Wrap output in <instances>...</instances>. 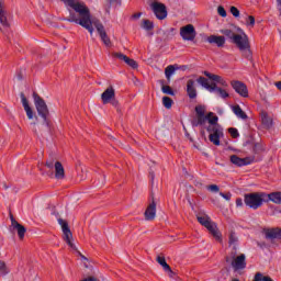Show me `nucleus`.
I'll use <instances>...</instances> for the list:
<instances>
[{
    "label": "nucleus",
    "mask_w": 281,
    "mask_h": 281,
    "mask_svg": "<svg viewBox=\"0 0 281 281\" xmlns=\"http://www.w3.org/2000/svg\"><path fill=\"white\" fill-rule=\"evenodd\" d=\"M262 234L265 235L266 240H281V228H263Z\"/></svg>",
    "instance_id": "nucleus-20"
},
{
    "label": "nucleus",
    "mask_w": 281,
    "mask_h": 281,
    "mask_svg": "<svg viewBox=\"0 0 281 281\" xmlns=\"http://www.w3.org/2000/svg\"><path fill=\"white\" fill-rule=\"evenodd\" d=\"M161 91L166 93V95H175V90H172L170 86H162Z\"/></svg>",
    "instance_id": "nucleus-40"
},
{
    "label": "nucleus",
    "mask_w": 281,
    "mask_h": 281,
    "mask_svg": "<svg viewBox=\"0 0 281 281\" xmlns=\"http://www.w3.org/2000/svg\"><path fill=\"white\" fill-rule=\"evenodd\" d=\"M61 21H68V23H77V25L85 27L89 34H93V27H95L104 46L111 47V38L109 37V34H106L104 24H102V22L98 19H91V10H89V7L87 8L86 13H81L80 16H78L74 11H69V16L61 19Z\"/></svg>",
    "instance_id": "nucleus-1"
},
{
    "label": "nucleus",
    "mask_w": 281,
    "mask_h": 281,
    "mask_svg": "<svg viewBox=\"0 0 281 281\" xmlns=\"http://www.w3.org/2000/svg\"><path fill=\"white\" fill-rule=\"evenodd\" d=\"M231 86L233 87L234 91L241 98H249V89H247V85H245V82L233 80L231 81Z\"/></svg>",
    "instance_id": "nucleus-17"
},
{
    "label": "nucleus",
    "mask_w": 281,
    "mask_h": 281,
    "mask_svg": "<svg viewBox=\"0 0 281 281\" xmlns=\"http://www.w3.org/2000/svg\"><path fill=\"white\" fill-rule=\"evenodd\" d=\"M277 3L279 5V16H281V0H277Z\"/></svg>",
    "instance_id": "nucleus-51"
},
{
    "label": "nucleus",
    "mask_w": 281,
    "mask_h": 281,
    "mask_svg": "<svg viewBox=\"0 0 281 281\" xmlns=\"http://www.w3.org/2000/svg\"><path fill=\"white\" fill-rule=\"evenodd\" d=\"M9 217L11 221V227H13V229H16L20 240H23V238H25V233L27 232V228H25V226H23L14 218L12 212L9 213Z\"/></svg>",
    "instance_id": "nucleus-19"
},
{
    "label": "nucleus",
    "mask_w": 281,
    "mask_h": 281,
    "mask_svg": "<svg viewBox=\"0 0 281 281\" xmlns=\"http://www.w3.org/2000/svg\"><path fill=\"white\" fill-rule=\"evenodd\" d=\"M195 113H196V116L205 115V106L203 105L195 106Z\"/></svg>",
    "instance_id": "nucleus-43"
},
{
    "label": "nucleus",
    "mask_w": 281,
    "mask_h": 281,
    "mask_svg": "<svg viewBox=\"0 0 281 281\" xmlns=\"http://www.w3.org/2000/svg\"><path fill=\"white\" fill-rule=\"evenodd\" d=\"M140 27H143V30H147V32H150V30H155V23H153L150 20H143Z\"/></svg>",
    "instance_id": "nucleus-32"
},
{
    "label": "nucleus",
    "mask_w": 281,
    "mask_h": 281,
    "mask_svg": "<svg viewBox=\"0 0 281 281\" xmlns=\"http://www.w3.org/2000/svg\"><path fill=\"white\" fill-rule=\"evenodd\" d=\"M206 41L211 45H216L217 47H225V36L223 35H210Z\"/></svg>",
    "instance_id": "nucleus-22"
},
{
    "label": "nucleus",
    "mask_w": 281,
    "mask_h": 281,
    "mask_svg": "<svg viewBox=\"0 0 281 281\" xmlns=\"http://www.w3.org/2000/svg\"><path fill=\"white\" fill-rule=\"evenodd\" d=\"M231 14H233L235 19H238V16H240V11L236 7H231Z\"/></svg>",
    "instance_id": "nucleus-45"
},
{
    "label": "nucleus",
    "mask_w": 281,
    "mask_h": 281,
    "mask_svg": "<svg viewBox=\"0 0 281 281\" xmlns=\"http://www.w3.org/2000/svg\"><path fill=\"white\" fill-rule=\"evenodd\" d=\"M274 85H276L277 89H279V91H281V81H277Z\"/></svg>",
    "instance_id": "nucleus-53"
},
{
    "label": "nucleus",
    "mask_w": 281,
    "mask_h": 281,
    "mask_svg": "<svg viewBox=\"0 0 281 281\" xmlns=\"http://www.w3.org/2000/svg\"><path fill=\"white\" fill-rule=\"evenodd\" d=\"M8 273H10L8 266L3 261H0V277L5 278V276H8Z\"/></svg>",
    "instance_id": "nucleus-36"
},
{
    "label": "nucleus",
    "mask_w": 281,
    "mask_h": 281,
    "mask_svg": "<svg viewBox=\"0 0 281 281\" xmlns=\"http://www.w3.org/2000/svg\"><path fill=\"white\" fill-rule=\"evenodd\" d=\"M65 5H68V8H71L75 12H77V16H80L81 14L87 13V4L80 0H61Z\"/></svg>",
    "instance_id": "nucleus-12"
},
{
    "label": "nucleus",
    "mask_w": 281,
    "mask_h": 281,
    "mask_svg": "<svg viewBox=\"0 0 281 281\" xmlns=\"http://www.w3.org/2000/svg\"><path fill=\"white\" fill-rule=\"evenodd\" d=\"M198 223L205 227L207 232L215 238V240H221L222 234L221 231H218V226L216 223L212 222V218L207 215H198Z\"/></svg>",
    "instance_id": "nucleus-6"
},
{
    "label": "nucleus",
    "mask_w": 281,
    "mask_h": 281,
    "mask_svg": "<svg viewBox=\"0 0 281 281\" xmlns=\"http://www.w3.org/2000/svg\"><path fill=\"white\" fill-rule=\"evenodd\" d=\"M12 27V15L5 10V1L0 0V32L8 36Z\"/></svg>",
    "instance_id": "nucleus-5"
},
{
    "label": "nucleus",
    "mask_w": 281,
    "mask_h": 281,
    "mask_svg": "<svg viewBox=\"0 0 281 281\" xmlns=\"http://www.w3.org/2000/svg\"><path fill=\"white\" fill-rule=\"evenodd\" d=\"M246 25L254 27V25H256V18H254V15H248L246 19Z\"/></svg>",
    "instance_id": "nucleus-41"
},
{
    "label": "nucleus",
    "mask_w": 281,
    "mask_h": 281,
    "mask_svg": "<svg viewBox=\"0 0 281 281\" xmlns=\"http://www.w3.org/2000/svg\"><path fill=\"white\" fill-rule=\"evenodd\" d=\"M196 82L199 85H201V87L206 89V91H210V93H214V91H215L217 93V95H220V98H223V99L229 98V93H227V91L225 89L218 88L216 82L210 83V80H207V78H205V77H199L196 79Z\"/></svg>",
    "instance_id": "nucleus-7"
},
{
    "label": "nucleus",
    "mask_w": 281,
    "mask_h": 281,
    "mask_svg": "<svg viewBox=\"0 0 281 281\" xmlns=\"http://www.w3.org/2000/svg\"><path fill=\"white\" fill-rule=\"evenodd\" d=\"M221 34H224V36H227V38H231L232 43L234 41V37L238 36V34H235V32L229 29L222 30Z\"/></svg>",
    "instance_id": "nucleus-35"
},
{
    "label": "nucleus",
    "mask_w": 281,
    "mask_h": 281,
    "mask_svg": "<svg viewBox=\"0 0 281 281\" xmlns=\"http://www.w3.org/2000/svg\"><path fill=\"white\" fill-rule=\"evenodd\" d=\"M180 36L182 41L194 42V38H196V29L192 24H187L180 27Z\"/></svg>",
    "instance_id": "nucleus-13"
},
{
    "label": "nucleus",
    "mask_w": 281,
    "mask_h": 281,
    "mask_svg": "<svg viewBox=\"0 0 281 281\" xmlns=\"http://www.w3.org/2000/svg\"><path fill=\"white\" fill-rule=\"evenodd\" d=\"M149 8L158 21L168 19V9L166 8V4L155 1L149 4Z\"/></svg>",
    "instance_id": "nucleus-10"
},
{
    "label": "nucleus",
    "mask_w": 281,
    "mask_h": 281,
    "mask_svg": "<svg viewBox=\"0 0 281 281\" xmlns=\"http://www.w3.org/2000/svg\"><path fill=\"white\" fill-rule=\"evenodd\" d=\"M45 166L49 170H55L54 177L57 181H63V179H65V167L63 166V162L54 158H49L46 160Z\"/></svg>",
    "instance_id": "nucleus-8"
},
{
    "label": "nucleus",
    "mask_w": 281,
    "mask_h": 281,
    "mask_svg": "<svg viewBox=\"0 0 281 281\" xmlns=\"http://www.w3.org/2000/svg\"><path fill=\"white\" fill-rule=\"evenodd\" d=\"M151 179H155V176H151Z\"/></svg>",
    "instance_id": "nucleus-58"
},
{
    "label": "nucleus",
    "mask_w": 281,
    "mask_h": 281,
    "mask_svg": "<svg viewBox=\"0 0 281 281\" xmlns=\"http://www.w3.org/2000/svg\"><path fill=\"white\" fill-rule=\"evenodd\" d=\"M101 100L103 104H112V106H119L120 102L115 99V88L110 86L101 94Z\"/></svg>",
    "instance_id": "nucleus-11"
},
{
    "label": "nucleus",
    "mask_w": 281,
    "mask_h": 281,
    "mask_svg": "<svg viewBox=\"0 0 281 281\" xmlns=\"http://www.w3.org/2000/svg\"><path fill=\"white\" fill-rule=\"evenodd\" d=\"M142 16V12H138V13H134L132 15V19H139Z\"/></svg>",
    "instance_id": "nucleus-50"
},
{
    "label": "nucleus",
    "mask_w": 281,
    "mask_h": 281,
    "mask_svg": "<svg viewBox=\"0 0 281 281\" xmlns=\"http://www.w3.org/2000/svg\"><path fill=\"white\" fill-rule=\"evenodd\" d=\"M238 32H243V30L238 29Z\"/></svg>",
    "instance_id": "nucleus-57"
},
{
    "label": "nucleus",
    "mask_w": 281,
    "mask_h": 281,
    "mask_svg": "<svg viewBox=\"0 0 281 281\" xmlns=\"http://www.w3.org/2000/svg\"><path fill=\"white\" fill-rule=\"evenodd\" d=\"M207 122V115L196 116V121L192 122V126H203Z\"/></svg>",
    "instance_id": "nucleus-33"
},
{
    "label": "nucleus",
    "mask_w": 281,
    "mask_h": 281,
    "mask_svg": "<svg viewBox=\"0 0 281 281\" xmlns=\"http://www.w3.org/2000/svg\"><path fill=\"white\" fill-rule=\"evenodd\" d=\"M177 69H180L179 65H169L165 68V76L168 80V82H170V78H172L175 71H177Z\"/></svg>",
    "instance_id": "nucleus-29"
},
{
    "label": "nucleus",
    "mask_w": 281,
    "mask_h": 281,
    "mask_svg": "<svg viewBox=\"0 0 281 281\" xmlns=\"http://www.w3.org/2000/svg\"><path fill=\"white\" fill-rule=\"evenodd\" d=\"M77 254L80 256L81 260H89V259H87V257H85V255H81L80 251H77Z\"/></svg>",
    "instance_id": "nucleus-52"
},
{
    "label": "nucleus",
    "mask_w": 281,
    "mask_h": 281,
    "mask_svg": "<svg viewBox=\"0 0 281 281\" xmlns=\"http://www.w3.org/2000/svg\"><path fill=\"white\" fill-rule=\"evenodd\" d=\"M203 74H204V76H206V78L209 80H213V82H217L222 87H227V81H225V79H223V77H221L218 75L211 74L207 70H205Z\"/></svg>",
    "instance_id": "nucleus-24"
},
{
    "label": "nucleus",
    "mask_w": 281,
    "mask_h": 281,
    "mask_svg": "<svg viewBox=\"0 0 281 281\" xmlns=\"http://www.w3.org/2000/svg\"><path fill=\"white\" fill-rule=\"evenodd\" d=\"M156 261L160 267H162L164 271H167L168 273H172V268H170V265L166 262V256L164 254H160L156 257Z\"/></svg>",
    "instance_id": "nucleus-27"
},
{
    "label": "nucleus",
    "mask_w": 281,
    "mask_h": 281,
    "mask_svg": "<svg viewBox=\"0 0 281 281\" xmlns=\"http://www.w3.org/2000/svg\"><path fill=\"white\" fill-rule=\"evenodd\" d=\"M33 100H34V105L38 116L42 117L46 126H49L50 114H49V108L47 106V103L36 92H33Z\"/></svg>",
    "instance_id": "nucleus-4"
},
{
    "label": "nucleus",
    "mask_w": 281,
    "mask_h": 281,
    "mask_svg": "<svg viewBox=\"0 0 281 281\" xmlns=\"http://www.w3.org/2000/svg\"><path fill=\"white\" fill-rule=\"evenodd\" d=\"M232 281H240V280H238V279H233Z\"/></svg>",
    "instance_id": "nucleus-56"
},
{
    "label": "nucleus",
    "mask_w": 281,
    "mask_h": 281,
    "mask_svg": "<svg viewBox=\"0 0 281 281\" xmlns=\"http://www.w3.org/2000/svg\"><path fill=\"white\" fill-rule=\"evenodd\" d=\"M229 160H231V164H233L234 166H237L238 168H243V166H249L254 164V161H256V157L250 156V157L240 158L236 155H232L229 157Z\"/></svg>",
    "instance_id": "nucleus-16"
},
{
    "label": "nucleus",
    "mask_w": 281,
    "mask_h": 281,
    "mask_svg": "<svg viewBox=\"0 0 281 281\" xmlns=\"http://www.w3.org/2000/svg\"><path fill=\"white\" fill-rule=\"evenodd\" d=\"M228 244L233 247H236V245H238V236L234 231H232L229 234Z\"/></svg>",
    "instance_id": "nucleus-34"
},
{
    "label": "nucleus",
    "mask_w": 281,
    "mask_h": 281,
    "mask_svg": "<svg viewBox=\"0 0 281 281\" xmlns=\"http://www.w3.org/2000/svg\"><path fill=\"white\" fill-rule=\"evenodd\" d=\"M267 202V193L265 192H254V193H246L244 195V203L250 210H258L262 207V203Z\"/></svg>",
    "instance_id": "nucleus-3"
},
{
    "label": "nucleus",
    "mask_w": 281,
    "mask_h": 281,
    "mask_svg": "<svg viewBox=\"0 0 281 281\" xmlns=\"http://www.w3.org/2000/svg\"><path fill=\"white\" fill-rule=\"evenodd\" d=\"M125 65H128V67H131L132 69H137V67H139V65L137 64V61H135V59H132L130 57L125 58L124 61Z\"/></svg>",
    "instance_id": "nucleus-38"
},
{
    "label": "nucleus",
    "mask_w": 281,
    "mask_h": 281,
    "mask_svg": "<svg viewBox=\"0 0 281 281\" xmlns=\"http://www.w3.org/2000/svg\"><path fill=\"white\" fill-rule=\"evenodd\" d=\"M245 254H241L237 256L233 261H232V267L235 269V271H240L247 267V261Z\"/></svg>",
    "instance_id": "nucleus-21"
},
{
    "label": "nucleus",
    "mask_w": 281,
    "mask_h": 281,
    "mask_svg": "<svg viewBox=\"0 0 281 281\" xmlns=\"http://www.w3.org/2000/svg\"><path fill=\"white\" fill-rule=\"evenodd\" d=\"M228 133L233 139H238L240 137V134L238 133V130L236 127H229Z\"/></svg>",
    "instance_id": "nucleus-39"
},
{
    "label": "nucleus",
    "mask_w": 281,
    "mask_h": 281,
    "mask_svg": "<svg viewBox=\"0 0 281 281\" xmlns=\"http://www.w3.org/2000/svg\"><path fill=\"white\" fill-rule=\"evenodd\" d=\"M220 195H222L223 199H225L226 201H231L232 200V193H223L221 192Z\"/></svg>",
    "instance_id": "nucleus-47"
},
{
    "label": "nucleus",
    "mask_w": 281,
    "mask_h": 281,
    "mask_svg": "<svg viewBox=\"0 0 281 281\" xmlns=\"http://www.w3.org/2000/svg\"><path fill=\"white\" fill-rule=\"evenodd\" d=\"M162 104L165 109H172V104H175V101L170 97H164L162 98Z\"/></svg>",
    "instance_id": "nucleus-37"
},
{
    "label": "nucleus",
    "mask_w": 281,
    "mask_h": 281,
    "mask_svg": "<svg viewBox=\"0 0 281 281\" xmlns=\"http://www.w3.org/2000/svg\"><path fill=\"white\" fill-rule=\"evenodd\" d=\"M269 201L281 205V192H272L270 194H266V203H269Z\"/></svg>",
    "instance_id": "nucleus-28"
},
{
    "label": "nucleus",
    "mask_w": 281,
    "mask_h": 281,
    "mask_svg": "<svg viewBox=\"0 0 281 281\" xmlns=\"http://www.w3.org/2000/svg\"><path fill=\"white\" fill-rule=\"evenodd\" d=\"M157 216V202H155V194L151 193V203H149L144 212L145 221H155Z\"/></svg>",
    "instance_id": "nucleus-15"
},
{
    "label": "nucleus",
    "mask_w": 281,
    "mask_h": 281,
    "mask_svg": "<svg viewBox=\"0 0 281 281\" xmlns=\"http://www.w3.org/2000/svg\"><path fill=\"white\" fill-rule=\"evenodd\" d=\"M190 142H194V139H192V137H189Z\"/></svg>",
    "instance_id": "nucleus-55"
},
{
    "label": "nucleus",
    "mask_w": 281,
    "mask_h": 281,
    "mask_svg": "<svg viewBox=\"0 0 281 281\" xmlns=\"http://www.w3.org/2000/svg\"><path fill=\"white\" fill-rule=\"evenodd\" d=\"M236 205H237V207H243V199L238 198L236 200Z\"/></svg>",
    "instance_id": "nucleus-48"
},
{
    "label": "nucleus",
    "mask_w": 281,
    "mask_h": 281,
    "mask_svg": "<svg viewBox=\"0 0 281 281\" xmlns=\"http://www.w3.org/2000/svg\"><path fill=\"white\" fill-rule=\"evenodd\" d=\"M128 56L122 54V53H113L112 58H117L121 61H125Z\"/></svg>",
    "instance_id": "nucleus-42"
},
{
    "label": "nucleus",
    "mask_w": 281,
    "mask_h": 281,
    "mask_svg": "<svg viewBox=\"0 0 281 281\" xmlns=\"http://www.w3.org/2000/svg\"><path fill=\"white\" fill-rule=\"evenodd\" d=\"M58 223L61 227L65 243L68 247H76V244H74V234L71 233V228H69V222H67V220L58 218Z\"/></svg>",
    "instance_id": "nucleus-9"
},
{
    "label": "nucleus",
    "mask_w": 281,
    "mask_h": 281,
    "mask_svg": "<svg viewBox=\"0 0 281 281\" xmlns=\"http://www.w3.org/2000/svg\"><path fill=\"white\" fill-rule=\"evenodd\" d=\"M110 1V3H113V2H115V1H117V0H109Z\"/></svg>",
    "instance_id": "nucleus-54"
},
{
    "label": "nucleus",
    "mask_w": 281,
    "mask_h": 281,
    "mask_svg": "<svg viewBox=\"0 0 281 281\" xmlns=\"http://www.w3.org/2000/svg\"><path fill=\"white\" fill-rule=\"evenodd\" d=\"M187 95H189L190 100H194L198 95L194 79H189L187 81Z\"/></svg>",
    "instance_id": "nucleus-23"
},
{
    "label": "nucleus",
    "mask_w": 281,
    "mask_h": 281,
    "mask_svg": "<svg viewBox=\"0 0 281 281\" xmlns=\"http://www.w3.org/2000/svg\"><path fill=\"white\" fill-rule=\"evenodd\" d=\"M217 14H220V16H223V19H225V16H227V11H225V8L223 5H220L217 8Z\"/></svg>",
    "instance_id": "nucleus-44"
},
{
    "label": "nucleus",
    "mask_w": 281,
    "mask_h": 281,
    "mask_svg": "<svg viewBox=\"0 0 281 281\" xmlns=\"http://www.w3.org/2000/svg\"><path fill=\"white\" fill-rule=\"evenodd\" d=\"M233 43L239 52H241V56L246 58V60H254V53L251 52V44L249 43L247 34L243 33V35H235Z\"/></svg>",
    "instance_id": "nucleus-2"
},
{
    "label": "nucleus",
    "mask_w": 281,
    "mask_h": 281,
    "mask_svg": "<svg viewBox=\"0 0 281 281\" xmlns=\"http://www.w3.org/2000/svg\"><path fill=\"white\" fill-rule=\"evenodd\" d=\"M252 155H260V153H265V145L262 143H250Z\"/></svg>",
    "instance_id": "nucleus-30"
},
{
    "label": "nucleus",
    "mask_w": 281,
    "mask_h": 281,
    "mask_svg": "<svg viewBox=\"0 0 281 281\" xmlns=\"http://www.w3.org/2000/svg\"><path fill=\"white\" fill-rule=\"evenodd\" d=\"M211 192H218L221 189L216 184H210L206 187Z\"/></svg>",
    "instance_id": "nucleus-46"
},
{
    "label": "nucleus",
    "mask_w": 281,
    "mask_h": 281,
    "mask_svg": "<svg viewBox=\"0 0 281 281\" xmlns=\"http://www.w3.org/2000/svg\"><path fill=\"white\" fill-rule=\"evenodd\" d=\"M209 133V139L214 146H221V137H223V127L206 128Z\"/></svg>",
    "instance_id": "nucleus-14"
},
{
    "label": "nucleus",
    "mask_w": 281,
    "mask_h": 281,
    "mask_svg": "<svg viewBox=\"0 0 281 281\" xmlns=\"http://www.w3.org/2000/svg\"><path fill=\"white\" fill-rule=\"evenodd\" d=\"M206 120L209 122V126L206 128H220L221 124H218V116L214 115V112H210L206 115Z\"/></svg>",
    "instance_id": "nucleus-26"
},
{
    "label": "nucleus",
    "mask_w": 281,
    "mask_h": 281,
    "mask_svg": "<svg viewBox=\"0 0 281 281\" xmlns=\"http://www.w3.org/2000/svg\"><path fill=\"white\" fill-rule=\"evenodd\" d=\"M261 124L263 128L270 131V128H273V117L269 116L267 112H261Z\"/></svg>",
    "instance_id": "nucleus-25"
},
{
    "label": "nucleus",
    "mask_w": 281,
    "mask_h": 281,
    "mask_svg": "<svg viewBox=\"0 0 281 281\" xmlns=\"http://www.w3.org/2000/svg\"><path fill=\"white\" fill-rule=\"evenodd\" d=\"M20 98H21V101H22L23 109L26 113V117L29 120H36V122H37L38 116H36V113L34 112L32 106H30V101H27V98L25 97V93L21 92Z\"/></svg>",
    "instance_id": "nucleus-18"
},
{
    "label": "nucleus",
    "mask_w": 281,
    "mask_h": 281,
    "mask_svg": "<svg viewBox=\"0 0 281 281\" xmlns=\"http://www.w3.org/2000/svg\"><path fill=\"white\" fill-rule=\"evenodd\" d=\"M33 124L35 125V124H36V122H33Z\"/></svg>",
    "instance_id": "nucleus-59"
},
{
    "label": "nucleus",
    "mask_w": 281,
    "mask_h": 281,
    "mask_svg": "<svg viewBox=\"0 0 281 281\" xmlns=\"http://www.w3.org/2000/svg\"><path fill=\"white\" fill-rule=\"evenodd\" d=\"M232 111L233 113H235V115L237 117H240V120H247V113H245V111H243V109L240 108V105H233L232 106Z\"/></svg>",
    "instance_id": "nucleus-31"
},
{
    "label": "nucleus",
    "mask_w": 281,
    "mask_h": 281,
    "mask_svg": "<svg viewBox=\"0 0 281 281\" xmlns=\"http://www.w3.org/2000/svg\"><path fill=\"white\" fill-rule=\"evenodd\" d=\"M81 281H98V279L95 277H88Z\"/></svg>",
    "instance_id": "nucleus-49"
}]
</instances>
